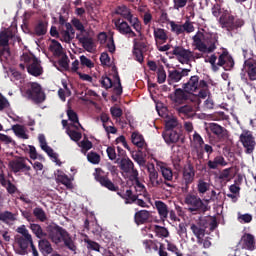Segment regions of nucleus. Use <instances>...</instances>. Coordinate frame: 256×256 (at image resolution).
I'll list each match as a JSON object with an SVG mask.
<instances>
[{
  "mask_svg": "<svg viewBox=\"0 0 256 256\" xmlns=\"http://www.w3.org/2000/svg\"><path fill=\"white\" fill-rule=\"evenodd\" d=\"M29 229L37 239H47L48 237V239H50V241L55 245H61V243H64V246H66L70 251H77V246H75V242H73L71 234L59 225L48 226L47 231H45L40 224L30 223Z\"/></svg>",
  "mask_w": 256,
  "mask_h": 256,
  "instance_id": "f257e3e1",
  "label": "nucleus"
},
{
  "mask_svg": "<svg viewBox=\"0 0 256 256\" xmlns=\"http://www.w3.org/2000/svg\"><path fill=\"white\" fill-rule=\"evenodd\" d=\"M192 41L195 51H200V53H215L217 45H219V36L197 31L192 37Z\"/></svg>",
  "mask_w": 256,
  "mask_h": 256,
  "instance_id": "f03ea898",
  "label": "nucleus"
},
{
  "mask_svg": "<svg viewBox=\"0 0 256 256\" xmlns=\"http://www.w3.org/2000/svg\"><path fill=\"white\" fill-rule=\"evenodd\" d=\"M182 89H185L190 95L199 91V99H206L211 95V91H209V84H207V81L205 80H200L198 75L191 76L189 81L182 85Z\"/></svg>",
  "mask_w": 256,
  "mask_h": 256,
  "instance_id": "7ed1b4c3",
  "label": "nucleus"
},
{
  "mask_svg": "<svg viewBox=\"0 0 256 256\" xmlns=\"http://www.w3.org/2000/svg\"><path fill=\"white\" fill-rule=\"evenodd\" d=\"M205 63H210L212 67V71L217 72L219 71V67H224L226 71H231L233 67H235V60L233 57L229 55L228 51H223L220 56L218 57L217 63V55L212 54L208 60L205 59Z\"/></svg>",
  "mask_w": 256,
  "mask_h": 256,
  "instance_id": "20e7f679",
  "label": "nucleus"
},
{
  "mask_svg": "<svg viewBox=\"0 0 256 256\" xmlns=\"http://www.w3.org/2000/svg\"><path fill=\"white\" fill-rule=\"evenodd\" d=\"M184 202L188 205V211L190 213H207V203L203 202L199 196L195 194H187L184 198Z\"/></svg>",
  "mask_w": 256,
  "mask_h": 256,
  "instance_id": "39448f33",
  "label": "nucleus"
},
{
  "mask_svg": "<svg viewBox=\"0 0 256 256\" xmlns=\"http://www.w3.org/2000/svg\"><path fill=\"white\" fill-rule=\"evenodd\" d=\"M19 39L11 30H4L0 32V61L9 59L11 57V50L9 49V40Z\"/></svg>",
  "mask_w": 256,
  "mask_h": 256,
  "instance_id": "423d86ee",
  "label": "nucleus"
},
{
  "mask_svg": "<svg viewBox=\"0 0 256 256\" xmlns=\"http://www.w3.org/2000/svg\"><path fill=\"white\" fill-rule=\"evenodd\" d=\"M118 15H121L123 19H126L127 22L130 23L131 27L138 33L139 37H143V27L141 26V21L139 18L133 16L131 13V9H129L127 6H119L118 7Z\"/></svg>",
  "mask_w": 256,
  "mask_h": 256,
  "instance_id": "0eeeda50",
  "label": "nucleus"
},
{
  "mask_svg": "<svg viewBox=\"0 0 256 256\" xmlns=\"http://www.w3.org/2000/svg\"><path fill=\"white\" fill-rule=\"evenodd\" d=\"M20 61L27 63V71L33 77H39L43 75V67H41V61L37 57L30 56L29 54H23L20 56Z\"/></svg>",
  "mask_w": 256,
  "mask_h": 256,
  "instance_id": "6e6552de",
  "label": "nucleus"
},
{
  "mask_svg": "<svg viewBox=\"0 0 256 256\" xmlns=\"http://www.w3.org/2000/svg\"><path fill=\"white\" fill-rule=\"evenodd\" d=\"M195 166L191 162H188L182 169V193H189L190 185L195 181Z\"/></svg>",
  "mask_w": 256,
  "mask_h": 256,
  "instance_id": "1a4fd4ad",
  "label": "nucleus"
},
{
  "mask_svg": "<svg viewBox=\"0 0 256 256\" xmlns=\"http://www.w3.org/2000/svg\"><path fill=\"white\" fill-rule=\"evenodd\" d=\"M93 176L95 181H97L101 187H104L105 189H108V191H112L114 193L119 191V186L115 185V183L109 179V176L105 174L101 168H96Z\"/></svg>",
  "mask_w": 256,
  "mask_h": 256,
  "instance_id": "9d476101",
  "label": "nucleus"
},
{
  "mask_svg": "<svg viewBox=\"0 0 256 256\" xmlns=\"http://www.w3.org/2000/svg\"><path fill=\"white\" fill-rule=\"evenodd\" d=\"M219 21L222 29H226L229 32L235 31V29H239L245 25V20L241 18L235 19V16L231 14L221 16Z\"/></svg>",
  "mask_w": 256,
  "mask_h": 256,
  "instance_id": "9b49d317",
  "label": "nucleus"
},
{
  "mask_svg": "<svg viewBox=\"0 0 256 256\" xmlns=\"http://www.w3.org/2000/svg\"><path fill=\"white\" fill-rule=\"evenodd\" d=\"M172 55L178 57V59H183L185 63H189V61H195V59H201L203 54L194 53L189 49L183 48V46H175L172 50Z\"/></svg>",
  "mask_w": 256,
  "mask_h": 256,
  "instance_id": "f8f14e48",
  "label": "nucleus"
},
{
  "mask_svg": "<svg viewBox=\"0 0 256 256\" xmlns=\"http://www.w3.org/2000/svg\"><path fill=\"white\" fill-rule=\"evenodd\" d=\"M26 95L34 101V103H43L45 101V92H43V88L41 84L32 82L30 83V88L26 90Z\"/></svg>",
  "mask_w": 256,
  "mask_h": 256,
  "instance_id": "ddd939ff",
  "label": "nucleus"
},
{
  "mask_svg": "<svg viewBox=\"0 0 256 256\" xmlns=\"http://www.w3.org/2000/svg\"><path fill=\"white\" fill-rule=\"evenodd\" d=\"M239 141L242 143L247 155H251V153L255 151L256 142L255 136H253V132L244 130L239 137Z\"/></svg>",
  "mask_w": 256,
  "mask_h": 256,
  "instance_id": "4468645a",
  "label": "nucleus"
},
{
  "mask_svg": "<svg viewBox=\"0 0 256 256\" xmlns=\"http://www.w3.org/2000/svg\"><path fill=\"white\" fill-rule=\"evenodd\" d=\"M27 161H31L25 157H18L9 162V168L13 173H27L31 169V166L27 165Z\"/></svg>",
  "mask_w": 256,
  "mask_h": 256,
  "instance_id": "2eb2a0df",
  "label": "nucleus"
},
{
  "mask_svg": "<svg viewBox=\"0 0 256 256\" xmlns=\"http://www.w3.org/2000/svg\"><path fill=\"white\" fill-rule=\"evenodd\" d=\"M15 243L18 246L16 253L18 255H25V253H27V249H29V245L30 246L33 245V236H31V235H27V236L16 235Z\"/></svg>",
  "mask_w": 256,
  "mask_h": 256,
  "instance_id": "dca6fc26",
  "label": "nucleus"
},
{
  "mask_svg": "<svg viewBox=\"0 0 256 256\" xmlns=\"http://www.w3.org/2000/svg\"><path fill=\"white\" fill-rule=\"evenodd\" d=\"M190 93L183 88H177L169 95V99L176 105H183L189 101Z\"/></svg>",
  "mask_w": 256,
  "mask_h": 256,
  "instance_id": "f3484780",
  "label": "nucleus"
},
{
  "mask_svg": "<svg viewBox=\"0 0 256 256\" xmlns=\"http://www.w3.org/2000/svg\"><path fill=\"white\" fill-rule=\"evenodd\" d=\"M76 39L82 44L83 49H85V51L88 53H94L95 49H97L95 40H93V37L89 35L77 34Z\"/></svg>",
  "mask_w": 256,
  "mask_h": 256,
  "instance_id": "a211bd4d",
  "label": "nucleus"
},
{
  "mask_svg": "<svg viewBox=\"0 0 256 256\" xmlns=\"http://www.w3.org/2000/svg\"><path fill=\"white\" fill-rule=\"evenodd\" d=\"M116 27V31L119 32L121 35H124L125 37H137V33L133 31L129 23L126 21H121V19H118L114 23Z\"/></svg>",
  "mask_w": 256,
  "mask_h": 256,
  "instance_id": "6ab92c4d",
  "label": "nucleus"
},
{
  "mask_svg": "<svg viewBox=\"0 0 256 256\" xmlns=\"http://www.w3.org/2000/svg\"><path fill=\"white\" fill-rule=\"evenodd\" d=\"M189 73H191V69H182L177 70H169L168 71V85H173V83H179V81H181V79H183V77H187L189 75Z\"/></svg>",
  "mask_w": 256,
  "mask_h": 256,
  "instance_id": "aec40b11",
  "label": "nucleus"
},
{
  "mask_svg": "<svg viewBox=\"0 0 256 256\" xmlns=\"http://www.w3.org/2000/svg\"><path fill=\"white\" fill-rule=\"evenodd\" d=\"M160 172L162 174V184L165 185L166 187H169V189H175V184L173 183V170L167 166H160Z\"/></svg>",
  "mask_w": 256,
  "mask_h": 256,
  "instance_id": "412c9836",
  "label": "nucleus"
},
{
  "mask_svg": "<svg viewBox=\"0 0 256 256\" xmlns=\"http://www.w3.org/2000/svg\"><path fill=\"white\" fill-rule=\"evenodd\" d=\"M244 71L247 73L250 81H256V59L248 58L244 61Z\"/></svg>",
  "mask_w": 256,
  "mask_h": 256,
  "instance_id": "4be33fe9",
  "label": "nucleus"
},
{
  "mask_svg": "<svg viewBox=\"0 0 256 256\" xmlns=\"http://www.w3.org/2000/svg\"><path fill=\"white\" fill-rule=\"evenodd\" d=\"M162 137L166 145H175V143H179L181 134L177 130H164Z\"/></svg>",
  "mask_w": 256,
  "mask_h": 256,
  "instance_id": "5701e85b",
  "label": "nucleus"
},
{
  "mask_svg": "<svg viewBox=\"0 0 256 256\" xmlns=\"http://www.w3.org/2000/svg\"><path fill=\"white\" fill-rule=\"evenodd\" d=\"M240 245H242V249L255 251V236L250 233H245L240 239Z\"/></svg>",
  "mask_w": 256,
  "mask_h": 256,
  "instance_id": "b1692460",
  "label": "nucleus"
},
{
  "mask_svg": "<svg viewBox=\"0 0 256 256\" xmlns=\"http://www.w3.org/2000/svg\"><path fill=\"white\" fill-rule=\"evenodd\" d=\"M147 171L152 187H160L163 184V179H159V172L155 170V165L149 164L147 166Z\"/></svg>",
  "mask_w": 256,
  "mask_h": 256,
  "instance_id": "393cba45",
  "label": "nucleus"
},
{
  "mask_svg": "<svg viewBox=\"0 0 256 256\" xmlns=\"http://www.w3.org/2000/svg\"><path fill=\"white\" fill-rule=\"evenodd\" d=\"M131 141L133 145L138 147L139 153L142 151H147V143L145 142V138L139 132H133L131 134Z\"/></svg>",
  "mask_w": 256,
  "mask_h": 256,
  "instance_id": "a878e982",
  "label": "nucleus"
},
{
  "mask_svg": "<svg viewBox=\"0 0 256 256\" xmlns=\"http://www.w3.org/2000/svg\"><path fill=\"white\" fill-rule=\"evenodd\" d=\"M176 111L180 117H185L186 119H193L197 115V110L192 105H184L176 108Z\"/></svg>",
  "mask_w": 256,
  "mask_h": 256,
  "instance_id": "bb28decb",
  "label": "nucleus"
},
{
  "mask_svg": "<svg viewBox=\"0 0 256 256\" xmlns=\"http://www.w3.org/2000/svg\"><path fill=\"white\" fill-rule=\"evenodd\" d=\"M49 27V22L46 20H38L34 24L33 28V35L36 37H43L44 35H47V29Z\"/></svg>",
  "mask_w": 256,
  "mask_h": 256,
  "instance_id": "cd10ccee",
  "label": "nucleus"
},
{
  "mask_svg": "<svg viewBox=\"0 0 256 256\" xmlns=\"http://www.w3.org/2000/svg\"><path fill=\"white\" fill-rule=\"evenodd\" d=\"M156 211H158V215L161 219V221H167V218L169 217V206L165 204V202L161 200H156L154 202Z\"/></svg>",
  "mask_w": 256,
  "mask_h": 256,
  "instance_id": "c85d7f7f",
  "label": "nucleus"
},
{
  "mask_svg": "<svg viewBox=\"0 0 256 256\" xmlns=\"http://www.w3.org/2000/svg\"><path fill=\"white\" fill-rule=\"evenodd\" d=\"M149 219H151V212L148 210H140L134 215L136 225H145V223H149Z\"/></svg>",
  "mask_w": 256,
  "mask_h": 256,
  "instance_id": "c756f323",
  "label": "nucleus"
},
{
  "mask_svg": "<svg viewBox=\"0 0 256 256\" xmlns=\"http://www.w3.org/2000/svg\"><path fill=\"white\" fill-rule=\"evenodd\" d=\"M131 178L133 179V181H135V191H136V195H143V197H147V190L145 189V185H143V183H141L139 181V172L138 171H134V174L131 175Z\"/></svg>",
  "mask_w": 256,
  "mask_h": 256,
  "instance_id": "7c9ffc66",
  "label": "nucleus"
},
{
  "mask_svg": "<svg viewBox=\"0 0 256 256\" xmlns=\"http://www.w3.org/2000/svg\"><path fill=\"white\" fill-rule=\"evenodd\" d=\"M38 248L43 256H48L53 253V246L51 245V242L47 240V238H42L38 241Z\"/></svg>",
  "mask_w": 256,
  "mask_h": 256,
  "instance_id": "2f4dec72",
  "label": "nucleus"
},
{
  "mask_svg": "<svg viewBox=\"0 0 256 256\" xmlns=\"http://www.w3.org/2000/svg\"><path fill=\"white\" fill-rule=\"evenodd\" d=\"M120 169L124 173H132L131 175H133L135 171H137L135 169V164H133V161L125 157L120 160Z\"/></svg>",
  "mask_w": 256,
  "mask_h": 256,
  "instance_id": "473e14b6",
  "label": "nucleus"
},
{
  "mask_svg": "<svg viewBox=\"0 0 256 256\" xmlns=\"http://www.w3.org/2000/svg\"><path fill=\"white\" fill-rule=\"evenodd\" d=\"M209 129L218 139H225V135L227 133V129H225V127L217 123H210Z\"/></svg>",
  "mask_w": 256,
  "mask_h": 256,
  "instance_id": "72a5a7b5",
  "label": "nucleus"
},
{
  "mask_svg": "<svg viewBox=\"0 0 256 256\" xmlns=\"http://www.w3.org/2000/svg\"><path fill=\"white\" fill-rule=\"evenodd\" d=\"M208 169H217V167H227V161L221 155L216 156L213 160L207 162Z\"/></svg>",
  "mask_w": 256,
  "mask_h": 256,
  "instance_id": "f704fd0d",
  "label": "nucleus"
},
{
  "mask_svg": "<svg viewBox=\"0 0 256 256\" xmlns=\"http://www.w3.org/2000/svg\"><path fill=\"white\" fill-rule=\"evenodd\" d=\"M205 153L207 154V157L209 159L211 157V155L213 154V146H211L209 144H204V145H202V147H199L196 150V155L199 160L204 159Z\"/></svg>",
  "mask_w": 256,
  "mask_h": 256,
  "instance_id": "c9c22d12",
  "label": "nucleus"
},
{
  "mask_svg": "<svg viewBox=\"0 0 256 256\" xmlns=\"http://www.w3.org/2000/svg\"><path fill=\"white\" fill-rule=\"evenodd\" d=\"M49 50L53 53L54 57H61L63 55V46L55 39L51 40Z\"/></svg>",
  "mask_w": 256,
  "mask_h": 256,
  "instance_id": "e433bc0d",
  "label": "nucleus"
},
{
  "mask_svg": "<svg viewBox=\"0 0 256 256\" xmlns=\"http://www.w3.org/2000/svg\"><path fill=\"white\" fill-rule=\"evenodd\" d=\"M154 39L155 41H162V43H167L169 36H167V31L163 28H154Z\"/></svg>",
  "mask_w": 256,
  "mask_h": 256,
  "instance_id": "4c0bfd02",
  "label": "nucleus"
},
{
  "mask_svg": "<svg viewBox=\"0 0 256 256\" xmlns=\"http://www.w3.org/2000/svg\"><path fill=\"white\" fill-rule=\"evenodd\" d=\"M12 131H14L16 137H19V139H29V135L25 132V127L20 124H16L12 126Z\"/></svg>",
  "mask_w": 256,
  "mask_h": 256,
  "instance_id": "58836bf2",
  "label": "nucleus"
},
{
  "mask_svg": "<svg viewBox=\"0 0 256 256\" xmlns=\"http://www.w3.org/2000/svg\"><path fill=\"white\" fill-rule=\"evenodd\" d=\"M122 199H124L125 205H133L137 201V194H133V190L128 189L123 193Z\"/></svg>",
  "mask_w": 256,
  "mask_h": 256,
  "instance_id": "ea45409f",
  "label": "nucleus"
},
{
  "mask_svg": "<svg viewBox=\"0 0 256 256\" xmlns=\"http://www.w3.org/2000/svg\"><path fill=\"white\" fill-rule=\"evenodd\" d=\"M0 221H2V223L9 224L13 221H17V217L12 212L4 211L0 212Z\"/></svg>",
  "mask_w": 256,
  "mask_h": 256,
  "instance_id": "a19ab883",
  "label": "nucleus"
},
{
  "mask_svg": "<svg viewBox=\"0 0 256 256\" xmlns=\"http://www.w3.org/2000/svg\"><path fill=\"white\" fill-rule=\"evenodd\" d=\"M33 215L41 223H45V221H47V213H45V210H43L41 207L34 208Z\"/></svg>",
  "mask_w": 256,
  "mask_h": 256,
  "instance_id": "79ce46f5",
  "label": "nucleus"
},
{
  "mask_svg": "<svg viewBox=\"0 0 256 256\" xmlns=\"http://www.w3.org/2000/svg\"><path fill=\"white\" fill-rule=\"evenodd\" d=\"M56 180L58 183L65 185L67 189H73V183H71V178L66 174H58Z\"/></svg>",
  "mask_w": 256,
  "mask_h": 256,
  "instance_id": "37998d69",
  "label": "nucleus"
},
{
  "mask_svg": "<svg viewBox=\"0 0 256 256\" xmlns=\"http://www.w3.org/2000/svg\"><path fill=\"white\" fill-rule=\"evenodd\" d=\"M209 189H211V184H209L208 182H205V180L203 179L198 180L197 191L200 195H205V193H207Z\"/></svg>",
  "mask_w": 256,
  "mask_h": 256,
  "instance_id": "c03bdc74",
  "label": "nucleus"
},
{
  "mask_svg": "<svg viewBox=\"0 0 256 256\" xmlns=\"http://www.w3.org/2000/svg\"><path fill=\"white\" fill-rule=\"evenodd\" d=\"M190 230L196 237H205V229L201 224H191Z\"/></svg>",
  "mask_w": 256,
  "mask_h": 256,
  "instance_id": "a18cd8bd",
  "label": "nucleus"
},
{
  "mask_svg": "<svg viewBox=\"0 0 256 256\" xmlns=\"http://www.w3.org/2000/svg\"><path fill=\"white\" fill-rule=\"evenodd\" d=\"M71 23L75 30L80 32V35H84V33H87V30H85V26L83 25V22H81L79 18H73L71 20Z\"/></svg>",
  "mask_w": 256,
  "mask_h": 256,
  "instance_id": "49530a36",
  "label": "nucleus"
},
{
  "mask_svg": "<svg viewBox=\"0 0 256 256\" xmlns=\"http://www.w3.org/2000/svg\"><path fill=\"white\" fill-rule=\"evenodd\" d=\"M67 117H68L69 121H71L72 123H77V125L81 129H83V126L81 125V123H79V115H77V112H75L73 109H68Z\"/></svg>",
  "mask_w": 256,
  "mask_h": 256,
  "instance_id": "de8ad7c7",
  "label": "nucleus"
},
{
  "mask_svg": "<svg viewBox=\"0 0 256 256\" xmlns=\"http://www.w3.org/2000/svg\"><path fill=\"white\" fill-rule=\"evenodd\" d=\"M66 133H67V135L70 137V139H71L72 141H75L76 143H77L78 141H81V138L83 137V134H81L80 132H77V131H75V130H72V129H70V128H67V129H66Z\"/></svg>",
  "mask_w": 256,
  "mask_h": 256,
  "instance_id": "09e8293b",
  "label": "nucleus"
},
{
  "mask_svg": "<svg viewBox=\"0 0 256 256\" xmlns=\"http://www.w3.org/2000/svg\"><path fill=\"white\" fill-rule=\"evenodd\" d=\"M171 32L175 35H183V25L175 23V21H169Z\"/></svg>",
  "mask_w": 256,
  "mask_h": 256,
  "instance_id": "8fccbe9b",
  "label": "nucleus"
},
{
  "mask_svg": "<svg viewBox=\"0 0 256 256\" xmlns=\"http://www.w3.org/2000/svg\"><path fill=\"white\" fill-rule=\"evenodd\" d=\"M165 81H167V73L165 72V68L160 66L157 70V83L161 85Z\"/></svg>",
  "mask_w": 256,
  "mask_h": 256,
  "instance_id": "3c124183",
  "label": "nucleus"
},
{
  "mask_svg": "<svg viewBox=\"0 0 256 256\" xmlns=\"http://www.w3.org/2000/svg\"><path fill=\"white\" fill-rule=\"evenodd\" d=\"M84 243L87 244V249H91V251H97L98 253L101 251V245L91 239H84Z\"/></svg>",
  "mask_w": 256,
  "mask_h": 256,
  "instance_id": "603ef678",
  "label": "nucleus"
},
{
  "mask_svg": "<svg viewBox=\"0 0 256 256\" xmlns=\"http://www.w3.org/2000/svg\"><path fill=\"white\" fill-rule=\"evenodd\" d=\"M146 152L147 150H142V152H138L132 156L134 161H136V163H138V165H140L141 167L145 166V163H147V160H145V158L143 157V153Z\"/></svg>",
  "mask_w": 256,
  "mask_h": 256,
  "instance_id": "864d4df0",
  "label": "nucleus"
},
{
  "mask_svg": "<svg viewBox=\"0 0 256 256\" xmlns=\"http://www.w3.org/2000/svg\"><path fill=\"white\" fill-rule=\"evenodd\" d=\"M154 231L157 235V237H169V230L163 226L156 225L154 228Z\"/></svg>",
  "mask_w": 256,
  "mask_h": 256,
  "instance_id": "5fc2aeb1",
  "label": "nucleus"
},
{
  "mask_svg": "<svg viewBox=\"0 0 256 256\" xmlns=\"http://www.w3.org/2000/svg\"><path fill=\"white\" fill-rule=\"evenodd\" d=\"M87 159L89 163H92L93 165H98V163L101 161V156L97 154L96 152H90L87 154Z\"/></svg>",
  "mask_w": 256,
  "mask_h": 256,
  "instance_id": "6e6d98bb",
  "label": "nucleus"
},
{
  "mask_svg": "<svg viewBox=\"0 0 256 256\" xmlns=\"http://www.w3.org/2000/svg\"><path fill=\"white\" fill-rule=\"evenodd\" d=\"M183 33H193L195 31V26H193V22L186 20L184 24H182Z\"/></svg>",
  "mask_w": 256,
  "mask_h": 256,
  "instance_id": "4d7b16f0",
  "label": "nucleus"
},
{
  "mask_svg": "<svg viewBox=\"0 0 256 256\" xmlns=\"http://www.w3.org/2000/svg\"><path fill=\"white\" fill-rule=\"evenodd\" d=\"M177 125H179L177 119L172 118L170 120H167L165 124V131H175V127H177Z\"/></svg>",
  "mask_w": 256,
  "mask_h": 256,
  "instance_id": "13d9d810",
  "label": "nucleus"
},
{
  "mask_svg": "<svg viewBox=\"0 0 256 256\" xmlns=\"http://www.w3.org/2000/svg\"><path fill=\"white\" fill-rule=\"evenodd\" d=\"M80 63L83 67H88V69H93L95 64L91 59L87 58L85 55L80 56Z\"/></svg>",
  "mask_w": 256,
  "mask_h": 256,
  "instance_id": "bf43d9fd",
  "label": "nucleus"
},
{
  "mask_svg": "<svg viewBox=\"0 0 256 256\" xmlns=\"http://www.w3.org/2000/svg\"><path fill=\"white\" fill-rule=\"evenodd\" d=\"M100 83L104 89H111L113 87V80L108 76H102Z\"/></svg>",
  "mask_w": 256,
  "mask_h": 256,
  "instance_id": "052dcab7",
  "label": "nucleus"
},
{
  "mask_svg": "<svg viewBox=\"0 0 256 256\" xmlns=\"http://www.w3.org/2000/svg\"><path fill=\"white\" fill-rule=\"evenodd\" d=\"M142 243H143L145 249H148L149 251H151V249H153L154 251L159 250L157 243L153 242V240H143Z\"/></svg>",
  "mask_w": 256,
  "mask_h": 256,
  "instance_id": "680f3d73",
  "label": "nucleus"
},
{
  "mask_svg": "<svg viewBox=\"0 0 256 256\" xmlns=\"http://www.w3.org/2000/svg\"><path fill=\"white\" fill-rule=\"evenodd\" d=\"M214 121H227L229 119V116L225 114L223 111L215 112L213 114Z\"/></svg>",
  "mask_w": 256,
  "mask_h": 256,
  "instance_id": "e2e57ef3",
  "label": "nucleus"
},
{
  "mask_svg": "<svg viewBox=\"0 0 256 256\" xmlns=\"http://www.w3.org/2000/svg\"><path fill=\"white\" fill-rule=\"evenodd\" d=\"M42 151H45V153H47V155H49L51 159H54L55 162L58 161L57 154L50 146H42Z\"/></svg>",
  "mask_w": 256,
  "mask_h": 256,
  "instance_id": "0e129e2a",
  "label": "nucleus"
},
{
  "mask_svg": "<svg viewBox=\"0 0 256 256\" xmlns=\"http://www.w3.org/2000/svg\"><path fill=\"white\" fill-rule=\"evenodd\" d=\"M110 113L112 117H115L116 119H119V117H123V110L119 107H111L110 108Z\"/></svg>",
  "mask_w": 256,
  "mask_h": 256,
  "instance_id": "69168bd1",
  "label": "nucleus"
},
{
  "mask_svg": "<svg viewBox=\"0 0 256 256\" xmlns=\"http://www.w3.org/2000/svg\"><path fill=\"white\" fill-rule=\"evenodd\" d=\"M177 234L179 235V237H187V224L183 222L180 223L178 225Z\"/></svg>",
  "mask_w": 256,
  "mask_h": 256,
  "instance_id": "338daca9",
  "label": "nucleus"
},
{
  "mask_svg": "<svg viewBox=\"0 0 256 256\" xmlns=\"http://www.w3.org/2000/svg\"><path fill=\"white\" fill-rule=\"evenodd\" d=\"M133 55L135 56L136 61H138V63H143V61H145V57L143 56V50H136L134 48Z\"/></svg>",
  "mask_w": 256,
  "mask_h": 256,
  "instance_id": "774afa93",
  "label": "nucleus"
}]
</instances>
